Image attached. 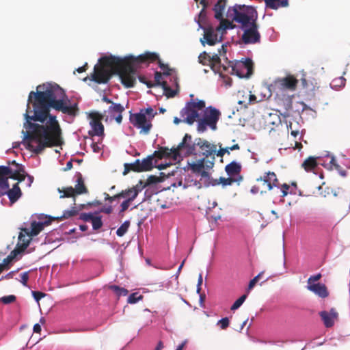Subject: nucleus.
<instances>
[{
	"label": "nucleus",
	"instance_id": "obj_1",
	"mask_svg": "<svg viewBox=\"0 0 350 350\" xmlns=\"http://www.w3.org/2000/svg\"><path fill=\"white\" fill-rule=\"evenodd\" d=\"M36 90L29 95L23 145L38 154L46 148L59 146L63 143L60 125L56 116L50 114V108L72 116L77 114L78 109L57 84L40 85Z\"/></svg>",
	"mask_w": 350,
	"mask_h": 350
},
{
	"label": "nucleus",
	"instance_id": "obj_2",
	"mask_svg": "<svg viewBox=\"0 0 350 350\" xmlns=\"http://www.w3.org/2000/svg\"><path fill=\"white\" fill-rule=\"evenodd\" d=\"M157 59V54L150 52L137 57L129 55L124 58L105 56L100 58L98 64L95 65L92 80L98 83H104L108 81L112 75L118 73L122 83L126 88H131L136 82L137 64Z\"/></svg>",
	"mask_w": 350,
	"mask_h": 350
},
{
	"label": "nucleus",
	"instance_id": "obj_3",
	"mask_svg": "<svg viewBox=\"0 0 350 350\" xmlns=\"http://www.w3.org/2000/svg\"><path fill=\"white\" fill-rule=\"evenodd\" d=\"M227 17L228 20L222 21L220 26L204 29V38L207 44L213 45L221 41L226 31L234 27L232 21L237 22L244 30L242 38L245 43H254L259 40L260 35L255 23L257 13L253 7L236 5L228 10Z\"/></svg>",
	"mask_w": 350,
	"mask_h": 350
},
{
	"label": "nucleus",
	"instance_id": "obj_4",
	"mask_svg": "<svg viewBox=\"0 0 350 350\" xmlns=\"http://www.w3.org/2000/svg\"><path fill=\"white\" fill-rule=\"evenodd\" d=\"M183 121L188 124H193L198 121L197 130L199 133L204 132L207 127L212 130L217 129V122L220 112L211 107L205 109L203 100H193L186 105L180 111Z\"/></svg>",
	"mask_w": 350,
	"mask_h": 350
},
{
	"label": "nucleus",
	"instance_id": "obj_5",
	"mask_svg": "<svg viewBox=\"0 0 350 350\" xmlns=\"http://www.w3.org/2000/svg\"><path fill=\"white\" fill-rule=\"evenodd\" d=\"M183 121L188 124H193L198 121L197 130L199 133L204 132L207 127L212 130L217 129V122L220 112L211 107L205 109L203 100H193L186 105L180 111Z\"/></svg>",
	"mask_w": 350,
	"mask_h": 350
},
{
	"label": "nucleus",
	"instance_id": "obj_6",
	"mask_svg": "<svg viewBox=\"0 0 350 350\" xmlns=\"http://www.w3.org/2000/svg\"><path fill=\"white\" fill-rule=\"evenodd\" d=\"M199 62L202 64L208 65L215 72L225 77V72L243 77H249L252 72V62L250 59L238 61L232 66L221 64V59L218 54L211 55L204 52L199 55Z\"/></svg>",
	"mask_w": 350,
	"mask_h": 350
},
{
	"label": "nucleus",
	"instance_id": "obj_7",
	"mask_svg": "<svg viewBox=\"0 0 350 350\" xmlns=\"http://www.w3.org/2000/svg\"><path fill=\"white\" fill-rule=\"evenodd\" d=\"M50 223L51 220L46 217H40L38 221H32L29 226L22 228L18 236L17 248L13 250L0 264V273L16 258L18 254L27 248L31 238L38 234L44 226L49 225Z\"/></svg>",
	"mask_w": 350,
	"mask_h": 350
},
{
	"label": "nucleus",
	"instance_id": "obj_8",
	"mask_svg": "<svg viewBox=\"0 0 350 350\" xmlns=\"http://www.w3.org/2000/svg\"><path fill=\"white\" fill-rule=\"evenodd\" d=\"M191 136L186 134L184 137L183 142H181L176 148L169 149L167 148H161L155 151L154 156L159 159H169V162L165 161L161 164H158L157 167L159 170H163L171 165L172 163L178 162L183 157H186L191 154L193 151V146L188 142L191 141Z\"/></svg>",
	"mask_w": 350,
	"mask_h": 350
},
{
	"label": "nucleus",
	"instance_id": "obj_9",
	"mask_svg": "<svg viewBox=\"0 0 350 350\" xmlns=\"http://www.w3.org/2000/svg\"><path fill=\"white\" fill-rule=\"evenodd\" d=\"M156 114L157 112L149 107L141 109L137 113L131 114L130 120L135 127L140 129L141 133L148 134L152 127L151 121Z\"/></svg>",
	"mask_w": 350,
	"mask_h": 350
},
{
	"label": "nucleus",
	"instance_id": "obj_10",
	"mask_svg": "<svg viewBox=\"0 0 350 350\" xmlns=\"http://www.w3.org/2000/svg\"><path fill=\"white\" fill-rule=\"evenodd\" d=\"M17 169L13 170L9 167L0 166V196L6 193L9 188L8 178H12L21 182L25 180V173L23 169L16 165Z\"/></svg>",
	"mask_w": 350,
	"mask_h": 350
},
{
	"label": "nucleus",
	"instance_id": "obj_11",
	"mask_svg": "<svg viewBox=\"0 0 350 350\" xmlns=\"http://www.w3.org/2000/svg\"><path fill=\"white\" fill-rule=\"evenodd\" d=\"M318 164L329 170L334 167L342 176L346 175L345 172L342 170L340 166L336 163L334 157L329 154H327L323 159L310 157L303 163L302 166L306 171H310L312 170Z\"/></svg>",
	"mask_w": 350,
	"mask_h": 350
},
{
	"label": "nucleus",
	"instance_id": "obj_12",
	"mask_svg": "<svg viewBox=\"0 0 350 350\" xmlns=\"http://www.w3.org/2000/svg\"><path fill=\"white\" fill-rule=\"evenodd\" d=\"M297 84V80L293 76L289 75L275 79L268 88L269 97L271 92L275 93L277 96L283 94L286 90L294 91Z\"/></svg>",
	"mask_w": 350,
	"mask_h": 350
},
{
	"label": "nucleus",
	"instance_id": "obj_13",
	"mask_svg": "<svg viewBox=\"0 0 350 350\" xmlns=\"http://www.w3.org/2000/svg\"><path fill=\"white\" fill-rule=\"evenodd\" d=\"M101 116L97 113L89 114L90 129L88 131L90 135L98 137L100 139L104 136V126L101 123Z\"/></svg>",
	"mask_w": 350,
	"mask_h": 350
},
{
	"label": "nucleus",
	"instance_id": "obj_14",
	"mask_svg": "<svg viewBox=\"0 0 350 350\" xmlns=\"http://www.w3.org/2000/svg\"><path fill=\"white\" fill-rule=\"evenodd\" d=\"M213 166V162L202 159L196 162L188 163L187 168L196 176L206 178L208 177V172L206 170L212 168Z\"/></svg>",
	"mask_w": 350,
	"mask_h": 350
},
{
	"label": "nucleus",
	"instance_id": "obj_15",
	"mask_svg": "<svg viewBox=\"0 0 350 350\" xmlns=\"http://www.w3.org/2000/svg\"><path fill=\"white\" fill-rule=\"evenodd\" d=\"M144 185H143L142 181H139V183L137 184L135 187L122 191L121 193L115 195L114 198H124L126 200L131 202L135 199L138 193L144 189Z\"/></svg>",
	"mask_w": 350,
	"mask_h": 350
},
{
	"label": "nucleus",
	"instance_id": "obj_16",
	"mask_svg": "<svg viewBox=\"0 0 350 350\" xmlns=\"http://www.w3.org/2000/svg\"><path fill=\"white\" fill-rule=\"evenodd\" d=\"M58 191L61 193L60 198L64 197H72L77 194H81L86 192V189L83 185V181L81 178L78 179V183L75 186V189L70 187H66L64 189H58Z\"/></svg>",
	"mask_w": 350,
	"mask_h": 350
},
{
	"label": "nucleus",
	"instance_id": "obj_17",
	"mask_svg": "<svg viewBox=\"0 0 350 350\" xmlns=\"http://www.w3.org/2000/svg\"><path fill=\"white\" fill-rule=\"evenodd\" d=\"M319 316L326 327H332L334 326L338 319V313L334 308H332L329 311H321L319 312Z\"/></svg>",
	"mask_w": 350,
	"mask_h": 350
},
{
	"label": "nucleus",
	"instance_id": "obj_18",
	"mask_svg": "<svg viewBox=\"0 0 350 350\" xmlns=\"http://www.w3.org/2000/svg\"><path fill=\"white\" fill-rule=\"evenodd\" d=\"M154 157V155L152 157H148V158L144 159L141 161L137 160L133 165V170L137 172H143L151 170L153 167L152 160Z\"/></svg>",
	"mask_w": 350,
	"mask_h": 350
},
{
	"label": "nucleus",
	"instance_id": "obj_19",
	"mask_svg": "<svg viewBox=\"0 0 350 350\" xmlns=\"http://www.w3.org/2000/svg\"><path fill=\"white\" fill-rule=\"evenodd\" d=\"M169 75L170 72L168 71L163 70V74L157 72L154 77L155 81L158 85H161L162 86L163 92L167 97L173 96L174 94V92L167 87L166 82L163 80V77Z\"/></svg>",
	"mask_w": 350,
	"mask_h": 350
},
{
	"label": "nucleus",
	"instance_id": "obj_20",
	"mask_svg": "<svg viewBox=\"0 0 350 350\" xmlns=\"http://www.w3.org/2000/svg\"><path fill=\"white\" fill-rule=\"evenodd\" d=\"M197 145L199 146L201 153L206 156H210L217 152L216 146L210 144L207 141L200 139Z\"/></svg>",
	"mask_w": 350,
	"mask_h": 350
},
{
	"label": "nucleus",
	"instance_id": "obj_21",
	"mask_svg": "<svg viewBox=\"0 0 350 350\" xmlns=\"http://www.w3.org/2000/svg\"><path fill=\"white\" fill-rule=\"evenodd\" d=\"M307 288L320 297L325 298L328 296L327 288L323 284L317 283L314 285L307 286Z\"/></svg>",
	"mask_w": 350,
	"mask_h": 350
},
{
	"label": "nucleus",
	"instance_id": "obj_22",
	"mask_svg": "<svg viewBox=\"0 0 350 350\" xmlns=\"http://www.w3.org/2000/svg\"><path fill=\"white\" fill-rule=\"evenodd\" d=\"M263 186L271 190L273 186H276L275 183L278 181L276 175L273 172L267 173L263 178H260Z\"/></svg>",
	"mask_w": 350,
	"mask_h": 350
},
{
	"label": "nucleus",
	"instance_id": "obj_23",
	"mask_svg": "<svg viewBox=\"0 0 350 350\" xmlns=\"http://www.w3.org/2000/svg\"><path fill=\"white\" fill-rule=\"evenodd\" d=\"M8 196L11 204L17 201V200L21 196V191L17 184L14 185L12 189L6 190V193Z\"/></svg>",
	"mask_w": 350,
	"mask_h": 350
},
{
	"label": "nucleus",
	"instance_id": "obj_24",
	"mask_svg": "<svg viewBox=\"0 0 350 350\" xmlns=\"http://www.w3.org/2000/svg\"><path fill=\"white\" fill-rule=\"evenodd\" d=\"M241 166L239 163L233 161L226 166V172L230 176H234L239 174Z\"/></svg>",
	"mask_w": 350,
	"mask_h": 350
},
{
	"label": "nucleus",
	"instance_id": "obj_25",
	"mask_svg": "<svg viewBox=\"0 0 350 350\" xmlns=\"http://www.w3.org/2000/svg\"><path fill=\"white\" fill-rule=\"evenodd\" d=\"M86 221H91L93 228L95 230L99 229L102 225V221L100 217L94 216L92 214H87L84 216Z\"/></svg>",
	"mask_w": 350,
	"mask_h": 350
},
{
	"label": "nucleus",
	"instance_id": "obj_26",
	"mask_svg": "<svg viewBox=\"0 0 350 350\" xmlns=\"http://www.w3.org/2000/svg\"><path fill=\"white\" fill-rule=\"evenodd\" d=\"M267 6L276 10L280 7H286L288 5V0H265Z\"/></svg>",
	"mask_w": 350,
	"mask_h": 350
},
{
	"label": "nucleus",
	"instance_id": "obj_27",
	"mask_svg": "<svg viewBox=\"0 0 350 350\" xmlns=\"http://www.w3.org/2000/svg\"><path fill=\"white\" fill-rule=\"evenodd\" d=\"M124 109V107L120 104L111 103V106L109 107L108 111L111 116H115V115L118 113H122Z\"/></svg>",
	"mask_w": 350,
	"mask_h": 350
},
{
	"label": "nucleus",
	"instance_id": "obj_28",
	"mask_svg": "<svg viewBox=\"0 0 350 350\" xmlns=\"http://www.w3.org/2000/svg\"><path fill=\"white\" fill-rule=\"evenodd\" d=\"M345 79L342 77H340L334 79L331 82L330 86L332 89L337 90L340 89V88L343 87L345 85Z\"/></svg>",
	"mask_w": 350,
	"mask_h": 350
},
{
	"label": "nucleus",
	"instance_id": "obj_29",
	"mask_svg": "<svg viewBox=\"0 0 350 350\" xmlns=\"http://www.w3.org/2000/svg\"><path fill=\"white\" fill-rule=\"evenodd\" d=\"M239 146L238 144H235L231 147H227V148H221L217 152V156L222 157L224 154L228 153L230 154V150H239Z\"/></svg>",
	"mask_w": 350,
	"mask_h": 350
},
{
	"label": "nucleus",
	"instance_id": "obj_30",
	"mask_svg": "<svg viewBox=\"0 0 350 350\" xmlns=\"http://www.w3.org/2000/svg\"><path fill=\"white\" fill-rule=\"evenodd\" d=\"M78 213V210L76 207H72L70 209L65 211L64 214L61 216L60 219H68L74 215H76Z\"/></svg>",
	"mask_w": 350,
	"mask_h": 350
},
{
	"label": "nucleus",
	"instance_id": "obj_31",
	"mask_svg": "<svg viewBox=\"0 0 350 350\" xmlns=\"http://www.w3.org/2000/svg\"><path fill=\"white\" fill-rule=\"evenodd\" d=\"M129 227V222L124 221L121 226L117 230L116 234L119 237H122L128 230Z\"/></svg>",
	"mask_w": 350,
	"mask_h": 350
},
{
	"label": "nucleus",
	"instance_id": "obj_32",
	"mask_svg": "<svg viewBox=\"0 0 350 350\" xmlns=\"http://www.w3.org/2000/svg\"><path fill=\"white\" fill-rule=\"evenodd\" d=\"M247 297V295H243L241 297H240L231 306L232 310H235L238 309L245 301V299Z\"/></svg>",
	"mask_w": 350,
	"mask_h": 350
},
{
	"label": "nucleus",
	"instance_id": "obj_33",
	"mask_svg": "<svg viewBox=\"0 0 350 350\" xmlns=\"http://www.w3.org/2000/svg\"><path fill=\"white\" fill-rule=\"evenodd\" d=\"M110 288L112 289L118 296H125L128 293V291L123 288H120L118 286H111Z\"/></svg>",
	"mask_w": 350,
	"mask_h": 350
},
{
	"label": "nucleus",
	"instance_id": "obj_34",
	"mask_svg": "<svg viewBox=\"0 0 350 350\" xmlns=\"http://www.w3.org/2000/svg\"><path fill=\"white\" fill-rule=\"evenodd\" d=\"M142 299V296L138 295L137 293H134L131 294L128 298V303L129 304H135L139 300Z\"/></svg>",
	"mask_w": 350,
	"mask_h": 350
},
{
	"label": "nucleus",
	"instance_id": "obj_35",
	"mask_svg": "<svg viewBox=\"0 0 350 350\" xmlns=\"http://www.w3.org/2000/svg\"><path fill=\"white\" fill-rule=\"evenodd\" d=\"M321 274H320V273L310 276L308 280L307 286L316 284L317 283H315V282L319 281L321 279Z\"/></svg>",
	"mask_w": 350,
	"mask_h": 350
},
{
	"label": "nucleus",
	"instance_id": "obj_36",
	"mask_svg": "<svg viewBox=\"0 0 350 350\" xmlns=\"http://www.w3.org/2000/svg\"><path fill=\"white\" fill-rule=\"evenodd\" d=\"M187 181V187H191V186H196L198 188L201 187L200 184L198 182L196 179L190 178V176H189L187 178H186Z\"/></svg>",
	"mask_w": 350,
	"mask_h": 350
},
{
	"label": "nucleus",
	"instance_id": "obj_37",
	"mask_svg": "<svg viewBox=\"0 0 350 350\" xmlns=\"http://www.w3.org/2000/svg\"><path fill=\"white\" fill-rule=\"evenodd\" d=\"M91 148L92 151L95 153H99L102 150V146L101 144L99 143V140L98 141V142H92L91 144Z\"/></svg>",
	"mask_w": 350,
	"mask_h": 350
},
{
	"label": "nucleus",
	"instance_id": "obj_38",
	"mask_svg": "<svg viewBox=\"0 0 350 350\" xmlns=\"http://www.w3.org/2000/svg\"><path fill=\"white\" fill-rule=\"evenodd\" d=\"M16 299V297L14 295H8V296H4L1 298V301L5 304L14 302Z\"/></svg>",
	"mask_w": 350,
	"mask_h": 350
},
{
	"label": "nucleus",
	"instance_id": "obj_39",
	"mask_svg": "<svg viewBox=\"0 0 350 350\" xmlns=\"http://www.w3.org/2000/svg\"><path fill=\"white\" fill-rule=\"evenodd\" d=\"M221 329H226L229 325V320L228 318H223L217 322Z\"/></svg>",
	"mask_w": 350,
	"mask_h": 350
},
{
	"label": "nucleus",
	"instance_id": "obj_40",
	"mask_svg": "<svg viewBox=\"0 0 350 350\" xmlns=\"http://www.w3.org/2000/svg\"><path fill=\"white\" fill-rule=\"evenodd\" d=\"M28 278H29L28 272H25L21 274V282L25 286H27V282L28 280Z\"/></svg>",
	"mask_w": 350,
	"mask_h": 350
},
{
	"label": "nucleus",
	"instance_id": "obj_41",
	"mask_svg": "<svg viewBox=\"0 0 350 350\" xmlns=\"http://www.w3.org/2000/svg\"><path fill=\"white\" fill-rule=\"evenodd\" d=\"M131 204V202L127 201V200H124L122 202V203L121 204V212H124L130 206Z\"/></svg>",
	"mask_w": 350,
	"mask_h": 350
},
{
	"label": "nucleus",
	"instance_id": "obj_42",
	"mask_svg": "<svg viewBox=\"0 0 350 350\" xmlns=\"http://www.w3.org/2000/svg\"><path fill=\"white\" fill-rule=\"evenodd\" d=\"M32 294H33L34 299L37 301H38L42 297H43L44 296V295L40 292L33 291Z\"/></svg>",
	"mask_w": 350,
	"mask_h": 350
},
{
	"label": "nucleus",
	"instance_id": "obj_43",
	"mask_svg": "<svg viewBox=\"0 0 350 350\" xmlns=\"http://www.w3.org/2000/svg\"><path fill=\"white\" fill-rule=\"evenodd\" d=\"M289 128L291 129V134L292 136L296 137L299 134V130L294 129L292 123L290 124Z\"/></svg>",
	"mask_w": 350,
	"mask_h": 350
},
{
	"label": "nucleus",
	"instance_id": "obj_44",
	"mask_svg": "<svg viewBox=\"0 0 350 350\" xmlns=\"http://www.w3.org/2000/svg\"><path fill=\"white\" fill-rule=\"evenodd\" d=\"M234 181H235V179L232 178H224V180L221 182L224 185H231Z\"/></svg>",
	"mask_w": 350,
	"mask_h": 350
},
{
	"label": "nucleus",
	"instance_id": "obj_45",
	"mask_svg": "<svg viewBox=\"0 0 350 350\" xmlns=\"http://www.w3.org/2000/svg\"><path fill=\"white\" fill-rule=\"evenodd\" d=\"M256 283L257 282H256L253 279L250 280L247 289V293H249L254 287Z\"/></svg>",
	"mask_w": 350,
	"mask_h": 350
},
{
	"label": "nucleus",
	"instance_id": "obj_46",
	"mask_svg": "<svg viewBox=\"0 0 350 350\" xmlns=\"http://www.w3.org/2000/svg\"><path fill=\"white\" fill-rule=\"evenodd\" d=\"M289 189V186L286 184H284L282 186V191L283 193V196H285L288 194V189Z\"/></svg>",
	"mask_w": 350,
	"mask_h": 350
},
{
	"label": "nucleus",
	"instance_id": "obj_47",
	"mask_svg": "<svg viewBox=\"0 0 350 350\" xmlns=\"http://www.w3.org/2000/svg\"><path fill=\"white\" fill-rule=\"evenodd\" d=\"M115 120H116V122L118 123H120L122 122V113H118V114H116L115 116H113Z\"/></svg>",
	"mask_w": 350,
	"mask_h": 350
},
{
	"label": "nucleus",
	"instance_id": "obj_48",
	"mask_svg": "<svg viewBox=\"0 0 350 350\" xmlns=\"http://www.w3.org/2000/svg\"><path fill=\"white\" fill-rule=\"evenodd\" d=\"M41 331V326L40 324H35L33 326V332L36 333H39Z\"/></svg>",
	"mask_w": 350,
	"mask_h": 350
},
{
	"label": "nucleus",
	"instance_id": "obj_49",
	"mask_svg": "<svg viewBox=\"0 0 350 350\" xmlns=\"http://www.w3.org/2000/svg\"><path fill=\"white\" fill-rule=\"evenodd\" d=\"M15 273H16V271H11V272L8 273V274H6L4 277H3L2 279L12 278L14 275Z\"/></svg>",
	"mask_w": 350,
	"mask_h": 350
},
{
	"label": "nucleus",
	"instance_id": "obj_50",
	"mask_svg": "<svg viewBox=\"0 0 350 350\" xmlns=\"http://www.w3.org/2000/svg\"><path fill=\"white\" fill-rule=\"evenodd\" d=\"M118 198H114L113 196H109V194L105 193V199L109 200L110 202H111L113 200L118 199Z\"/></svg>",
	"mask_w": 350,
	"mask_h": 350
},
{
	"label": "nucleus",
	"instance_id": "obj_51",
	"mask_svg": "<svg viewBox=\"0 0 350 350\" xmlns=\"http://www.w3.org/2000/svg\"><path fill=\"white\" fill-rule=\"evenodd\" d=\"M211 3V0H201V3L203 5L204 8L208 5Z\"/></svg>",
	"mask_w": 350,
	"mask_h": 350
},
{
	"label": "nucleus",
	"instance_id": "obj_52",
	"mask_svg": "<svg viewBox=\"0 0 350 350\" xmlns=\"http://www.w3.org/2000/svg\"><path fill=\"white\" fill-rule=\"evenodd\" d=\"M225 46L224 45H222L221 46V49L219 51V55L220 56H222L223 55H224L226 53V49H225Z\"/></svg>",
	"mask_w": 350,
	"mask_h": 350
},
{
	"label": "nucleus",
	"instance_id": "obj_53",
	"mask_svg": "<svg viewBox=\"0 0 350 350\" xmlns=\"http://www.w3.org/2000/svg\"><path fill=\"white\" fill-rule=\"evenodd\" d=\"M163 348V342L161 341H160L158 343L155 350H161Z\"/></svg>",
	"mask_w": 350,
	"mask_h": 350
},
{
	"label": "nucleus",
	"instance_id": "obj_54",
	"mask_svg": "<svg viewBox=\"0 0 350 350\" xmlns=\"http://www.w3.org/2000/svg\"><path fill=\"white\" fill-rule=\"evenodd\" d=\"M86 66H87V64H85V66H82V67H80V68H77V71L78 72H79V73L84 72V71L85 70V67H86Z\"/></svg>",
	"mask_w": 350,
	"mask_h": 350
},
{
	"label": "nucleus",
	"instance_id": "obj_55",
	"mask_svg": "<svg viewBox=\"0 0 350 350\" xmlns=\"http://www.w3.org/2000/svg\"><path fill=\"white\" fill-rule=\"evenodd\" d=\"M27 180H28L27 186L30 187L33 182V177L31 176H28Z\"/></svg>",
	"mask_w": 350,
	"mask_h": 350
},
{
	"label": "nucleus",
	"instance_id": "obj_56",
	"mask_svg": "<svg viewBox=\"0 0 350 350\" xmlns=\"http://www.w3.org/2000/svg\"><path fill=\"white\" fill-rule=\"evenodd\" d=\"M202 284V275L200 273L198 277V286H201Z\"/></svg>",
	"mask_w": 350,
	"mask_h": 350
},
{
	"label": "nucleus",
	"instance_id": "obj_57",
	"mask_svg": "<svg viewBox=\"0 0 350 350\" xmlns=\"http://www.w3.org/2000/svg\"><path fill=\"white\" fill-rule=\"evenodd\" d=\"M180 122H183V120H180V118L175 117L174 118V123L175 124H178Z\"/></svg>",
	"mask_w": 350,
	"mask_h": 350
},
{
	"label": "nucleus",
	"instance_id": "obj_58",
	"mask_svg": "<svg viewBox=\"0 0 350 350\" xmlns=\"http://www.w3.org/2000/svg\"><path fill=\"white\" fill-rule=\"evenodd\" d=\"M224 82L226 83V85H231V79L230 78L225 79Z\"/></svg>",
	"mask_w": 350,
	"mask_h": 350
},
{
	"label": "nucleus",
	"instance_id": "obj_59",
	"mask_svg": "<svg viewBox=\"0 0 350 350\" xmlns=\"http://www.w3.org/2000/svg\"><path fill=\"white\" fill-rule=\"evenodd\" d=\"M185 344H186V341L183 342L180 345H179L177 347L176 350H183V349L184 346L185 345Z\"/></svg>",
	"mask_w": 350,
	"mask_h": 350
},
{
	"label": "nucleus",
	"instance_id": "obj_60",
	"mask_svg": "<svg viewBox=\"0 0 350 350\" xmlns=\"http://www.w3.org/2000/svg\"><path fill=\"white\" fill-rule=\"evenodd\" d=\"M184 262H185V260L183 261V262L180 264V265L179 266L178 269V271H177V275L180 273L183 267V265H184Z\"/></svg>",
	"mask_w": 350,
	"mask_h": 350
},
{
	"label": "nucleus",
	"instance_id": "obj_61",
	"mask_svg": "<svg viewBox=\"0 0 350 350\" xmlns=\"http://www.w3.org/2000/svg\"><path fill=\"white\" fill-rule=\"evenodd\" d=\"M251 192L254 194L258 192V188L256 187H254L251 189Z\"/></svg>",
	"mask_w": 350,
	"mask_h": 350
},
{
	"label": "nucleus",
	"instance_id": "obj_62",
	"mask_svg": "<svg viewBox=\"0 0 350 350\" xmlns=\"http://www.w3.org/2000/svg\"><path fill=\"white\" fill-rule=\"evenodd\" d=\"M256 100V96L254 95L250 94V102L254 101Z\"/></svg>",
	"mask_w": 350,
	"mask_h": 350
},
{
	"label": "nucleus",
	"instance_id": "obj_63",
	"mask_svg": "<svg viewBox=\"0 0 350 350\" xmlns=\"http://www.w3.org/2000/svg\"><path fill=\"white\" fill-rule=\"evenodd\" d=\"M204 17V10H202L199 14V20Z\"/></svg>",
	"mask_w": 350,
	"mask_h": 350
},
{
	"label": "nucleus",
	"instance_id": "obj_64",
	"mask_svg": "<svg viewBox=\"0 0 350 350\" xmlns=\"http://www.w3.org/2000/svg\"><path fill=\"white\" fill-rule=\"evenodd\" d=\"M301 147V145L300 143L296 142L295 143V148L300 149Z\"/></svg>",
	"mask_w": 350,
	"mask_h": 350
}]
</instances>
